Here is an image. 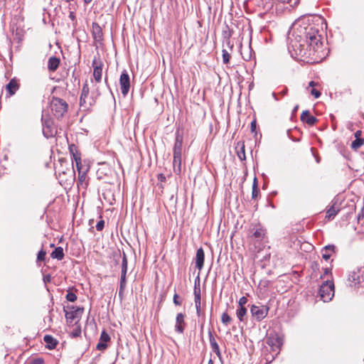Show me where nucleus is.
Returning a JSON list of instances; mask_svg holds the SVG:
<instances>
[{"mask_svg": "<svg viewBox=\"0 0 364 364\" xmlns=\"http://www.w3.org/2000/svg\"><path fill=\"white\" fill-rule=\"evenodd\" d=\"M321 33L322 28L318 24L299 26L293 28L290 45L296 52L299 51L300 55L302 54L304 48L307 47L309 48V56L322 58L323 53Z\"/></svg>", "mask_w": 364, "mask_h": 364, "instance_id": "nucleus-1", "label": "nucleus"}, {"mask_svg": "<svg viewBox=\"0 0 364 364\" xmlns=\"http://www.w3.org/2000/svg\"><path fill=\"white\" fill-rule=\"evenodd\" d=\"M68 108V103L63 99L53 97L50 102V109L53 114L57 118L60 119L67 112Z\"/></svg>", "mask_w": 364, "mask_h": 364, "instance_id": "nucleus-2", "label": "nucleus"}, {"mask_svg": "<svg viewBox=\"0 0 364 364\" xmlns=\"http://www.w3.org/2000/svg\"><path fill=\"white\" fill-rule=\"evenodd\" d=\"M318 294L324 302L331 301L334 296L333 282L329 280L323 282L320 287Z\"/></svg>", "mask_w": 364, "mask_h": 364, "instance_id": "nucleus-3", "label": "nucleus"}, {"mask_svg": "<svg viewBox=\"0 0 364 364\" xmlns=\"http://www.w3.org/2000/svg\"><path fill=\"white\" fill-rule=\"evenodd\" d=\"M269 310V308L265 305H252L250 308V313L254 320L261 321L267 317Z\"/></svg>", "mask_w": 364, "mask_h": 364, "instance_id": "nucleus-4", "label": "nucleus"}, {"mask_svg": "<svg viewBox=\"0 0 364 364\" xmlns=\"http://www.w3.org/2000/svg\"><path fill=\"white\" fill-rule=\"evenodd\" d=\"M120 90L123 97H126L130 90V77L126 70H124L119 77V80Z\"/></svg>", "mask_w": 364, "mask_h": 364, "instance_id": "nucleus-5", "label": "nucleus"}, {"mask_svg": "<svg viewBox=\"0 0 364 364\" xmlns=\"http://www.w3.org/2000/svg\"><path fill=\"white\" fill-rule=\"evenodd\" d=\"M42 122H43V135L47 138L52 137L55 135L56 131L55 127H53V122L51 119L49 117H45L43 115L42 117Z\"/></svg>", "mask_w": 364, "mask_h": 364, "instance_id": "nucleus-6", "label": "nucleus"}, {"mask_svg": "<svg viewBox=\"0 0 364 364\" xmlns=\"http://www.w3.org/2000/svg\"><path fill=\"white\" fill-rule=\"evenodd\" d=\"M70 309V311H65V318L67 321L70 322H73L76 319L79 320L84 310L82 307H76L73 306H71Z\"/></svg>", "mask_w": 364, "mask_h": 364, "instance_id": "nucleus-7", "label": "nucleus"}, {"mask_svg": "<svg viewBox=\"0 0 364 364\" xmlns=\"http://www.w3.org/2000/svg\"><path fill=\"white\" fill-rule=\"evenodd\" d=\"M102 205H114L116 199L114 193L111 190H105L99 198Z\"/></svg>", "mask_w": 364, "mask_h": 364, "instance_id": "nucleus-8", "label": "nucleus"}, {"mask_svg": "<svg viewBox=\"0 0 364 364\" xmlns=\"http://www.w3.org/2000/svg\"><path fill=\"white\" fill-rule=\"evenodd\" d=\"M92 66L94 68L93 76L96 82H100L102 80V66L103 63L102 61H97L94 59L92 61Z\"/></svg>", "mask_w": 364, "mask_h": 364, "instance_id": "nucleus-9", "label": "nucleus"}, {"mask_svg": "<svg viewBox=\"0 0 364 364\" xmlns=\"http://www.w3.org/2000/svg\"><path fill=\"white\" fill-rule=\"evenodd\" d=\"M78 190H85L88 186V180L87 176V171H80L78 173V178L77 181Z\"/></svg>", "mask_w": 364, "mask_h": 364, "instance_id": "nucleus-10", "label": "nucleus"}, {"mask_svg": "<svg viewBox=\"0 0 364 364\" xmlns=\"http://www.w3.org/2000/svg\"><path fill=\"white\" fill-rule=\"evenodd\" d=\"M337 247L334 245H328L321 249V255L323 259L328 260L331 257L336 253Z\"/></svg>", "mask_w": 364, "mask_h": 364, "instance_id": "nucleus-11", "label": "nucleus"}, {"mask_svg": "<svg viewBox=\"0 0 364 364\" xmlns=\"http://www.w3.org/2000/svg\"><path fill=\"white\" fill-rule=\"evenodd\" d=\"M92 35L95 41L100 42L103 39L102 29L96 22L92 23Z\"/></svg>", "mask_w": 364, "mask_h": 364, "instance_id": "nucleus-12", "label": "nucleus"}, {"mask_svg": "<svg viewBox=\"0 0 364 364\" xmlns=\"http://www.w3.org/2000/svg\"><path fill=\"white\" fill-rule=\"evenodd\" d=\"M185 315L179 313L176 315L175 331L178 333H183L186 327Z\"/></svg>", "mask_w": 364, "mask_h": 364, "instance_id": "nucleus-13", "label": "nucleus"}, {"mask_svg": "<svg viewBox=\"0 0 364 364\" xmlns=\"http://www.w3.org/2000/svg\"><path fill=\"white\" fill-rule=\"evenodd\" d=\"M183 136L178 132L176 134L175 144L173 146V155H182Z\"/></svg>", "mask_w": 364, "mask_h": 364, "instance_id": "nucleus-14", "label": "nucleus"}, {"mask_svg": "<svg viewBox=\"0 0 364 364\" xmlns=\"http://www.w3.org/2000/svg\"><path fill=\"white\" fill-rule=\"evenodd\" d=\"M208 336H209L210 345V347H211L213 351L216 354V355L219 358V359H221L222 354H221L219 346H218L215 338H214L211 331H208Z\"/></svg>", "mask_w": 364, "mask_h": 364, "instance_id": "nucleus-15", "label": "nucleus"}, {"mask_svg": "<svg viewBox=\"0 0 364 364\" xmlns=\"http://www.w3.org/2000/svg\"><path fill=\"white\" fill-rule=\"evenodd\" d=\"M194 301L195 306L196 309V313L198 316H200L201 314V297H200V287H196L195 285L194 287Z\"/></svg>", "mask_w": 364, "mask_h": 364, "instance_id": "nucleus-16", "label": "nucleus"}, {"mask_svg": "<svg viewBox=\"0 0 364 364\" xmlns=\"http://www.w3.org/2000/svg\"><path fill=\"white\" fill-rule=\"evenodd\" d=\"M301 120L310 126H313L318 121L316 117L310 114L309 110L303 111V112L301 114Z\"/></svg>", "mask_w": 364, "mask_h": 364, "instance_id": "nucleus-17", "label": "nucleus"}, {"mask_svg": "<svg viewBox=\"0 0 364 364\" xmlns=\"http://www.w3.org/2000/svg\"><path fill=\"white\" fill-rule=\"evenodd\" d=\"M204 259V251L202 247H200L197 250L196 255V267L198 268L199 271H200L203 267Z\"/></svg>", "mask_w": 364, "mask_h": 364, "instance_id": "nucleus-18", "label": "nucleus"}, {"mask_svg": "<svg viewBox=\"0 0 364 364\" xmlns=\"http://www.w3.org/2000/svg\"><path fill=\"white\" fill-rule=\"evenodd\" d=\"M266 235V230L260 225H257L253 229L252 237L257 241H261L264 239Z\"/></svg>", "mask_w": 364, "mask_h": 364, "instance_id": "nucleus-19", "label": "nucleus"}, {"mask_svg": "<svg viewBox=\"0 0 364 364\" xmlns=\"http://www.w3.org/2000/svg\"><path fill=\"white\" fill-rule=\"evenodd\" d=\"M60 65V59L55 56H51L48 61V68L50 71H55Z\"/></svg>", "mask_w": 364, "mask_h": 364, "instance_id": "nucleus-20", "label": "nucleus"}, {"mask_svg": "<svg viewBox=\"0 0 364 364\" xmlns=\"http://www.w3.org/2000/svg\"><path fill=\"white\" fill-rule=\"evenodd\" d=\"M18 89V84L15 79L11 80L6 86V90L9 93L10 96L14 95Z\"/></svg>", "mask_w": 364, "mask_h": 364, "instance_id": "nucleus-21", "label": "nucleus"}, {"mask_svg": "<svg viewBox=\"0 0 364 364\" xmlns=\"http://www.w3.org/2000/svg\"><path fill=\"white\" fill-rule=\"evenodd\" d=\"M267 343L272 347L273 350H277L282 344L280 338L278 337H269L267 340Z\"/></svg>", "mask_w": 364, "mask_h": 364, "instance_id": "nucleus-22", "label": "nucleus"}, {"mask_svg": "<svg viewBox=\"0 0 364 364\" xmlns=\"http://www.w3.org/2000/svg\"><path fill=\"white\" fill-rule=\"evenodd\" d=\"M173 166L174 173L179 175L181 172V156L173 155Z\"/></svg>", "mask_w": 364, "mask_h": 364, "instance_id": "nucleus-23", "label": "nucleus"}, {"mask_svg": "<svg viewBox=\"0 0 364 364\" xmlns=\"http://www.w3.org/2000/svg\"><path fill=\"white\" fill-rule=\"evenodd\" d=\"M43 341L49 349L55 348L58 344V341L50 335H46L43 338Z\"/></svg>", "mask_w": 364, "mask_h": 364, "instance_id": "nucleus-24", "label": "nucleus"}, {"mask_svg": "<svg viewBox=\"0 0 364 364\" xmlns=\"http://www.w3.org/2000/svg\"><path fill=\"white\" fill-rule=\"evenodd\" d=\"M127 285V275H122L119 282V297L122 299L124 296V289Z\"/></svg>", "mask_w": 364, "mask_h": 364, "instance_id": "nucleus-25", "label": "nucleus"}, {"mask_svg": "<svg viewBox=\"0 0 364 364\" xmlns=\"http://www.w3.org/2000/svg\"><path fill=\"white\" fill-rule=\"evenodd\" d=\"M339 211L340 209L337 206H331L326 211V218L328 220L333 219Z\"/></svg>", "mask_w": 364, "mask_h": 364, "instance_id": "nucleus-26", "label": "nucleus"}, {"mask_svg": "<svg viewBox=\"0 0 364 364\" xmlns=\"http://www.w3.org/2000/svg\"><path fill=\"white\" fill-rule=\"evenodd\" d=\"M247 310L245 307H237L236 311V316L241 322H245L246 320Z\"/></svg>", "mask_w": 364, "mask_h": 364, "instance_id": "nucleus-27", "label": "nucleus"}, {"mask_svg": "<svg viewBox=\"0 0 364 364\" xmlns=\"http://www.w3.org/2000/svg\"><path fill=\"white\" fill-rule=\"evenodd\" d=\"M75 167L80 173V171H87L88 168L85 166H82L81 163V158L75 159V162L73 161V173L75 174Z\"/></svg>", "mask_w": 364, "mask_h": 364, "instance_id": "nucleus-28", "label": "nucleus"}, {"mask_svg": "<svg viewBox=\"0 0 364 364\" xmlns=\"http://www.w3.org/2000/svg\"><path fill=\"white\" fill-rule=\"evenodd\" d=\"M51 257L53 259H57L58 260H61L64 257V252L63 249L61 247H56L50 255Z\"/></svg>", "mask_w": 364, "mask_h": 364, "instance_id": "nucleus-29", "label": "nucleus"}, {"mask_svg": "<svg viewBox=\"0 0 364 364\" xmlns=\"http://www.w3.org/2000/svg\"><path fill=\"white\" fill-rule=\"evenodd\" d=\"M237 146L240 147V149L237 151V156L241 161H244L246 159L245 156V144L244 142H238Z\"/></svg>", "mask_w": 364, "mask_h": 364, "instance_id": "nucleus-30", "label": "nucleus"}, {"mask_svg": "<svg viewBox=\"0 0 364 364\" xmlns=\"http://www.w3.org/2000/svg\"><path fill=\"white\" fill-rule=\"evenodd\" d=\"M127 264H128V262H127V255L124 252H123L122 264H121V274L122 275H127Z\"/></svg>", "mask_w": 364, "mask_h": 364, "instance_id": "nucleus-31", "label": "nucleus"}, {"mask_svg": "<svg viewBox=\"0 0 364 364\" xmlns=\"http://www.w3.org/2000/svg\"><path fill=\"white\" fill-rule=\"evenodd\" d=\"M360 277L358 273L355 272V271L350 272L348 276V280L356 284L359 282Z\"/></svg>", "mask_w": 364, "mask_h": 364, "instance_id": "nucleus-32", "label": "nucleus"}, {"mask_svg": "<svg viewBox=\"0 0 364 364\" xmlns=\"http://www.w3.org/2000/svg\"><path fill=\"white\" fill-rule=\"evenodd\" d=\"M69 18L71 20L73 23V27L75 28L77 26V21L76 18V15L74 11H70L69 12Z\"/></svg>", "mask_w": 364, "mask_h": 364, "instance_id": "nucleus-33", "label": "nucleus"}, {"mask_svg": "<svg viewBox=\"0 0 364 364\" xmlns=\"http://www.w3.org/2000/svg\"><path fill=\"white\" fill-rule=\"evenodd\" d=\"M363 143H364V140L363 139L357 138L352 142L351 147L353 149H358L360 146H361L363 144Z\"/></svg>", "mask_w": 364, "mask_h": 364, "instance_id": "nucleus-34", "label": "nucleus"}, {"mask_svg": "<svg viewBox=\"0 0 364 364\" xmlns=\"http://www.w3.org/2000/svg\"><path fill=\"white\" fill-rule=\"evenodd\" d=\"M72 338H77L81 335V328L80 326H76L70 333Z\"/></svg>", "mask_w": 364, "mask_h": 364, "instance_id": "nucleus-35", "label": "nucleus"}, {"mask_svg": "<svg viewBox=\"0 0 364 364\" xmlns=\"http://www.w3.org/2000/svg\"><path fill=\"white\" fill-rule=\"evenodd\" d=\"M89 92H90V90H89L88 85H87V83H85L82 88V92H81V95H80L81 98L86 99L89 95Z\"/></svg>", "mask_w": 364, "mask_h": 364, "instance_id": "nucleus-36", "label": "nucleus"}, {"mask_svg": "<svg viewBox=\"0 0 364 364\" xmlns=\"http://www.w3.org/2000/svg\"><path fill=\"white\" fill-rule=\"evenodd\" d=\"M231 320H232L231 317L228 315V314L227 312H224L222 314L221 321L224 325L228 326V323L231 321Z\"/></svg>", "mask_w": 364, "mask_h": 364, "instance_id": "nucleus-37", "label": "nucleus"}, {"mask_svg": "<svg viewBox=\"0 0 364 364\" xmlns=\"http://www.w3.org/2000/svg\"><path fill=\"white\" fill-rule=\"evenodd\" d=\"M259 193L258 187H257V183L256 178L254 179L253 185H252V198H256L257 197Z\"/></svg>", "mask_w": 364, "mask_h": 364, "instance_id": "nucleus-38", "label": "nucleus"}, {"mask_svg": "<svg viewBox=\"0 0 364 364\" xmlns=\"http://www.w3.org/2000/svg\"><path fill=\"white\" fill-rule=\"evenodd\" d=\"M223 63L228 64L230 62V55L228 53V50L225 49L223 50Z\"/></svg>", "mask_w": 364, "mask_h": 364, "instance_id": "nucleus-39", "label": "nucleus"}, {"mask_svg": "<svg viewBox=\"0 0 364 364\" xmlns=\"http://www.w3.org/2000/svg\"><path fill=\"white\" fill-rule=\"evenodd\" d=\"M110 340V337L105 331H103L100 335V341L104 343H107Z\"/></svg>", "mask_w": 364, "mask_h": 364, "instance_id": "nucleus-40", "label": "nucleus"}, {"mask_svg": "<svg viewBox=\"0 0 364 364\" xmlns=\"http://www.w3.org/2000/svg\"><path fill=\"white\" fill-rule=\"evenodd\" d=\"M66 299L69 301L74 302L77 300V296L73 292H68L66 295Z\"/></svg>", "mask_w": 364, "mask_h": 364, "instance_id": "nucleus-41", "label": "nucleus"}, {"mask_svg": "<svg viewBox=\"0 0 364 364\" xmlns=\"http://www.w3.org/2000/svg\"><path fill=\"white\" fill-rule=\"evenodd\" d=\"M46 252L43 250L38 252L37 255V261H44L46 258Z\"/></svg>", "mask_w": 364, "mask_h": 364, "instance_id": "nucleus-42", "label": "nucleus"}, {"mask_svg": "<svg viewBox=\"0 0 364 364\" xmlns=\"http://www.w3.org/2000/svg\"><path fill=\"white\" fill-rule=\"evenodd\" d=\"M107 348V343L102 342L100 341V342L97 344L96 348L98 350H104Z\"/></svg>", "mask_w": 364, "mask_h": 364, "instance_id": "nucleus-43", "label": "nucleus"}, {"mask_svg": "<svg viewBox=\"0 0 364 364\" xmlns=\"http://www.w3.org/2000/svg\"><path fill=\"white\" fill-rule=\"evenodd\" d=\"M247 302V299L245 296H242L238 301V306L239 307H245V305Z\"/></svg>", "mask_w": 364, "mask_h": 364, "instance_id": "nucleus-44", "label": "nucleus"}, {"mask_svg": "<svg viewBox=\"0 0 364 364\" xmlns=\"http://www.w3.org/2000/svg\"><path fill=\"white\" fill-rule=\"evenodd\" d=\"M104 227H105V221L103 220H100V221L97 222V223L96 225L97 230L101 231L103 230Z\"/></svg>", "mask_w": 364, "mask_h": 364, "instance_id": "nucleus-45", "label": "nucleus"}, {"mask_svg": "<svg viewBox=\"0 0 364 364\" xmlns=\"http://www.w3.org/2000/svg\"><path fill=\"white\" fill-rule=\"evenodd\" d=\"M284 4H291V6H296L298 4L299 0H279Z\"/></svg>", "mask_w": 364, "mask_h": 364, "instance_id": "nucleus-46", "label": "nucleus"}, {"mask_svg": "<svg viewBox=\"0 0 364 364\" xmlns=\"http://www.w3.org/2000/svg\"><path fill=\"white\" fill-rule=\"evenodd\" d=\"M173 301L175 305H181V301L180 300L179 296L177 294H175L173 298Z\"/></svg>", "mask_w": 364, "mask_h": 364, "instance_id": "nucleus-47", "label": "nucleus"}, {"mask_svg": "<svg viewBox=\"0 0 364 364\" xmlns=\"http://www.w3.org/2000/svg\"><path fill=\"white\" fill-rule=\"evenodd\" d=\"M311 94L315 97L318 98L321 96V92L316 89L312 88Z\"/></svg>", "mask_w": 364, "mask_h": 364, "instance_id": "nucleus-48", "label": "nucleus"}, {"mask_svg": "<svg viewBox=\"0 0 364 364\" xmlns=\"http://www.w3.org/2000/svg\"><path fill=\"white\" fill-rule=\"evenodd\" d=\"M242 53V58L246 60V61H249L251 60L252 58V54H251V51H250L249 53H245L243 52L241 53Z\"/></svg>", "mask_w": 364, "mask_h": 364, "instance_id": "nucleus-49", "label": "nucleus"}, {"mask_svg": "<svg viewBox=\"0 0 364 364\" xmlns=\"http://www.w3.org/2000/svg\"><path fill=\"white\" fill-rule=\"evenodd\" d=\"M328 274H331V269L330 268L326 267L324 269L323 274L321 276V278H323L326 275Z\"/></svg>", "mask_w": 364, "mask_h": 364, "instance_id": "nucleus-50", "label": "nucleus"}, {"mask_svg": "<svg viewBox=\"0 0 364 364\" xmlns=\"http://www.w3.org/2000/svg\"><path fill=\"white\" fill-rule=\"evenodd\" d=\"M157 178L160 182H164L166 181V176L163 173L158 174Z\"/></svg>", "mask_w": 364, "mask_h": 364, "instance_id": "nucleus-51", "label": "nucleus"}, {"mask_svg": "<svg viewBox=\"0 0 364 364\" xmlns=\"http://www.w3.org/2000/svg\"><path fill=\"white\" fill-rule=\"evenodd\" d=\"M30 364H43V360L41 358H37L33 360Z\"/></svg>", "mask_w": 364, "mask_h": 364, "instance_id": "nucleus-52", "label": "nucleus"}, {"mask_svg": "<svg viewBox=\"0 0 364 364\" xmlns=\"http://www.w3.org/2000/svg\"><path fill=\"white\" fill-rule=\"evenodd\" d=\"M74 2L75 3H70L69 4L68 8H69L70 11H75L76 10L77 4H76V1H74Z\"/></svg>", "mask_w": 364, "mask_h": 364, "instance_id": "nucleus-53", "label": "nucleus"}, {"mask_svg": "<svg viewBox=\"0 0 364 364\" xmlns=\"http://www.w3.org/2000/svg\"><path fill=\"white\" fill-rule=\"evenodd\" d=\"M251 132H253L256 129V120H253L250 124Z\"/></svg>", "mask_w": 364, "mask_h": 364, "instance_id": "nucleus-54", "label": "nucleus"}, {"mask_svg": "<svg viewBox=\"0 0 364 364\" xmlns=\"http://www.w3.org/2000/svg\"><path fill=\"white\" fill-rule=\"evenodd\" d=\"M70 151L73 153V161L75 162V159L80 158V155L77 152L73 153L72 149H70Z\"/></svg>", "mask_w": 364, "mask_h": 364, "instance_id": "nucleus-55", "label": "nucleus"}, {"mask_svg": "<svg viewBox=\"0 0 364 364\" xmlns=\"http://www.w3.org/2000/svg\"><path fill=\"white\" fill-rule=\"evenodd\" d=\"M361 213H360L358 216V220H360L361 219V218H363L364 217V206H363L362 208V210H361Z\"/></svg>", "mask_w": 364, "mask_h": 364, "instance_id": "nucleus-56", "label": "nucleus"}, {"mask_svg": "<svg viewBox=\"0 0 364 364\" xmlns=\"http://www.w3.org/2000/svg\"><path fill=\"white\" fill-rule=\"evenodd\" d=\"M50 275H46V276H45V277H44V278H43V281H44L45 282H50Z\"/></svg>", "mask_w": 364, "mask_h": 364, "instance_id": "nucleus-57", "label": "nucleus"}, {"mask_svg": "<svg viewBox=\"0 0 364 364\" xmlns=\"http://www.w3.org/2000/svg\"><path fill=\"white\" fill-rule=\"evenodd\" d=\"M80 105H83L85 103V99H82L81 97L80 98Z\"/></svg>", "mask_w": 364, "mask_h": 364, "instance_id": "nucleus-58", "label": "nucleus"}, {"mask_svg": "<svg viewBox=\"0 0 364 364\" xmlns=\"http://www.w3.org/2000/svg\"><path fill=\"white\" fill-rule=\"evenodd\" d=\"M310 87H314L316 85V82L314 81H311L309 84Z\"/></svg>", "mask_w": 364, "mask_h": 364, "instance_id": "nucleus-59", "label": "nucleus"}, {"mask_svg": "<svg viewBox=\"0 0 364 364\" xmlns=\"http://www.w3.org/2000/svg\"><path fill=\"white\" fill-rule=\"evenodd\" d=\"M208 364H213V360H212V359H210V360H208Z\"/></svg>", "mask_w": 364, "mask_h": 364, "instance_id": "nucleus-60", "label": "nucleus"}, {"mask_svg": "<svg viewBox=\"0 0 364 364\" xmlns=\"http://www.w3.org/2000/svg\"><path fill=\"white\" fill-rule=\"evenodd\" d=\"M85 4H89L92 1V0H84Z\"/></svg>", "mask_w": 364, "mask_h": 364, "instance_id": "nucleus-61", "label": "nucleus"}, {"mask_svg": "<svg viewBox=\"0 0 364 364\" xmlns=\"http://www.w3.org/2000/svg\"><path fill=\"white\" fill-rule=\"evenodd\" d=\"M272 96L274 97V99H275L276 100H277V97H276V94H275V93H272Z\"/></svg>", "mask_w": 364, "mask_h": 364, "instance_id": "nucleus-62", "label": "nucleus"}, {"mask_svg": "<svg viewBox=\"0 0 364 364\" xmlns=\"http://www.w3.org/2000/svg\"><path fill=\"white\" fill-rule=\"evenodd\" d=\"M105 81L106 84H107V77H105ZM107 85L109 88V86L108 85Z\"/></svg>", "mask_w": 364, "mask_h": 364, "instance_id": "nucleus-63", "label": "nucleus"}, {"mask_svg": "<svg viewBox=\"0 0 364 364\" xmlns=\"http://www.w3.org/2000/svg\"><path fill=\"white\" fill-rule=\"evenodd\" d=\"M227 43H228V46H230V41H228Z\"/></svg>", "mask_w": 364, "mask_h": 364, "instance_id": "nucleus-64", "label": "nucleus"}]
</instances>
